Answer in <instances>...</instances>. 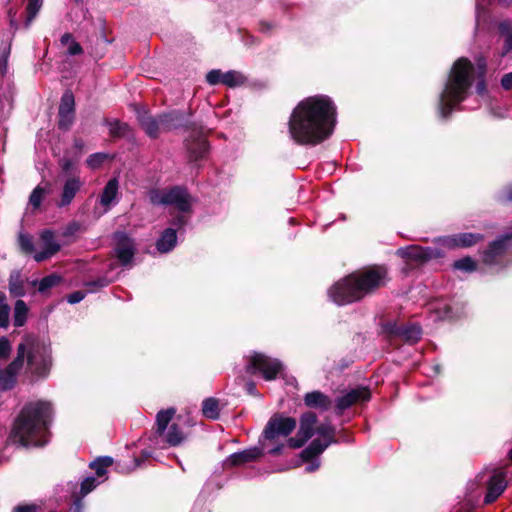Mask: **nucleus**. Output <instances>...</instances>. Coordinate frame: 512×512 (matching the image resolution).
Segmentation results:
<instances>
[{
    "mask_svg": "<svg viewBox=\"0 0 512 512\" xmlns=\"http://www.w3.org/2000/svg\"><path fill=\"white\" fill-rule=\"evenodd\" d=\"M150 202L154 205H170L179 212L192 213L193 198L186 188L175 186L170 189H153L149 192Z\"/></svg>",
    "mask_w": 512,
    "mask_h": 512,
    "instance_id": "7",
    "label": "nucleus"
},
{
    "mask_svg": "<svg viewBox=\"0 0 512 512\" xmlns=\"http://www.w3.org/2000/svg\"><path fill=\"white\" fill-rule=\"evenodd\" d=\"M73 166H74V164H73L72 160H70V159H63L61 161V168H62L63 172L71 171L73 169Z\"/></svg>",
    "mask_w": 512,
    "mask_h": 512,
    "instance_id": "57",
    "label": "nucleus"
},
{
    "mask_svg": "<svg viewBox=\"0 0 512 512\" xmlns=\"http://www.w3.org/2000/svg\"><path fill=\"white\" fill-rule=\"evenodd\" d=\"M10 306L6 302V295L0 292V320H9Z\"/></svg>",
    "mask_w": 512,
    "mask_h": 512,
    "instance_id": "51",
    "label": "nucleus"
},
{
    "mask_svg": "<svg viewBox=\"0 0 512 512\" xmlns=\"http://www.w3.org/2000/svg\"><path fill=\"white\" fill-rule=\"evenodd\" d=\"M506 481L502 472L493 473L488 481L487 493L484 498L485 504L493 503L505 490Z\"/></svg>",
    "mask_w": 512,
    "mask_h": 512,
    "instance_id": "24",
    "label": "nucleus"
},
{
    "mask_svg": "<svg viewBox=\"0 0 512 512\" xmlns=\"http://www.w3.org/2000/svg\"><path fill=\"white\" fill-rule=\"evenodd\" d=\"M142 454L145 458L151 457V453L149 451H143Z\"/></svg>",
    "mask_w": 512,
    "mask_h": 512,
    "instance_id": "64",
    "label": "nucleus"
},
{
    "mask_svg": "<svg viewBox=\"0 0 512 512\" xmlns=\"http://www.w3.org/2000/svg\"><path fill=\"white\" fill-rule=\"evenodd\" d=\"M74 115L75 113L58 112V127L64 131L69 130L74 122Z\"/></svg>",
    "mask_w": 512,
    "mask_h": 512,
    "instance_id": "44",
    "label": "nucleus"
},
{
    "mask_svg": "<svg viewBox=\"0 0 512 512\" xmlns=\"http://www.w3.org/2000/svg\"><path fill=\"white\" fill-rule=\"evenodd\" d=\"M28 313V307L22 300H17L14 306V320H25Z\"/></svg>",
    "mask_w": 512,
    "mask_h": 512,
    "instance_id": "45",
    "label": "nucleus"
},
{
    "mask_svg": "<svg viewBox=\"0 0 512 512\" xmlns=\"http://www.w3.org/2000/svg\"><path fill=\"white\" fill-rule=\"evenodd\" d=\"M303 400L307 407L320 411H327L332 405L330 397L318 390L306 393Z\"/></svg>",
    "mask_w": 512,
    "mask_h": 512,
    "instance_id": "27",
    "label": "nucleus"
},
{
    "mask_svg": "<svg viewBox=\"0 0 512 512\" xmlns=\"http://www.w3.org/2000/svg\"><path fill=\"white\" fill-rule=\"evenodd\" d=\"M316 433L322 436L323 440L314 439L309 446L302 451V456L305 459L319 456L330 444L337 443V440L334 439L335 428L329 422L320 424L316 428Z\"/></svg>",
    "mask_w": 512,
    "mask_h": 512,
    "instance_id": "10",
    "label": "nucleus"
},
{
    "mask_svg": "<svg viewBox=\"0 0 512 512\" xmlns=\"http://www.w3.org/2000/svg\"><path fill=\"white\" fill-rule=\"evenodd\" d=\"M246 80V77L241 72L230 70L224 73L223 84L230 88H235L243 85Z\"/></svg>",
    "mask_w": 512,
    "mask_h": 512,
    "instance_id": "33",
    "label": "nucleus"
},
{
    "mask_svg": "<svg viewBox=\"0 0 512 512\" xmlns=\"http://www.w3.org/2000/svg\"><path fill=\"white\" fill-rule=\"evenodd\" d=\"M483 236L478 233H459L452 236L441 237L435 240L439 245L448 249L466 248L475 245Z\"/></svg>",
    "mask_w": 512,
    "mask_h": 512,
    "instance_id": "17",
    "label": "nucleus"
},
{
    "mask_svg": "<svg viewBox=\"0 0 512 512\" xmlns=\"http://www.w3.org/2000/svg\"><path fill=\"white\" fill-rule=\"evenodd\" d=\"M386 282L387 269L374 266L341 278L329 288L328 296L337 305H347L362 300Z\"/></svg>",
    "mask_w": 512,
    "mask_h": 512,
    "instance_id": "4",
    "label": "nucleus"
},
{
    "mask_svg": "<svg viewBox=\"0 0 512 512\" xmlns=\"http://www.w3.org/2000/svg\"><path fill=\"white\" fill-rule=\"evenodd\" d=\"M337 109L327 95H315L301 100L292 110L287 123L290 141L299 146L314 147L334 132Z\"/></svg>",
    "mask_w": 512,
    "mask_h": 512,
    "instance_id": "1",
    "label": "nucleus"
},
{
    "mask_svg": "<svg viewBox=\"0 0 512 512\" xmlns=\"http://www.w3.org/2000/svg\"><path fill=\"white\" fill-rule=\"evenodd\" d=\"M24 346L21 368L26 362L27 371L36 379L46 378L52 367L50 343L34 335L24 338L18 347Z\"/></svg>",
    "mask_w": 512,
    "mask_h": 512,
    "instance_id": "5",
    "label": "nucleus"
},
{
    "mask_svg": "<svg viewBox=\"0 0 512 512\" xmlns=\"http://www.w3.org/2000/svg\"><path fill=\"white\" fill-rule=\"evenodd\" d=\"M301 457L304 461L309 462L308 465L305 467L306 472H308V473L314 472L320 467V461L318 459V456H314L311 459H305L302 455H301Z\"/></svg>",
    "mask_w": 512,
    "mask_h": 512,
    "instance_id": "52",
    "label": "nucleus"
},
{
    "mask_svg": "<svg viewBox=\"0 0 512 512\" xmlns=\"http://www.w3.org/2000/svg\"><path fill=\"white\" fill-rule=\"evenodd\" d=\"M37 507L34 505L17 506L14 512H36Z\"/></svg>",
    "mask_w": 512,
    "mask_h": 512,
    "instance_id": "56",
    "label": "nucleus"
},
{
    "mask_svg": "<svg viewBox=\"0 0 512 512\" xmlns=\"http://www.w3.org/2000/svg\"><path fill=\"white\" fill-rule=\"evenodd\" d=\"M9 291L14 296H23L24 295V289L23 284L20 279V275L18 273H14L10 275L9 278Z\"/></svg>",
    "mask_w": 512,
    "mask_h": 512,
    "instance_id": "42",
    "label": "nucleus"
},
{
    "mask_svg": "<svg viewBox=\"0 0 512 512\" xmlns=\"http://www.w3.org/2000/svg\"><path fill=\"white\" fill-rule=\"evenodd\" d=\"M247 388L249 393H254L255 385L253 383H248Z\"/></svg>",
    "mask_w": 512,
    "mask_h": 512,
    "instance_id": "63",
    "label": "nucleus"
},
{
    "mask_svg": "<svg viewBox=\"0 0 512 512\" xmlns=\"http://www.w3.org/2000/svg\"><path fill=\"white\" fill-rule=\"evenodd\" d=\"M115 240V256L122 266L131 264L135 254L134 241L124 232H116L114 234Z\"/></svg>",
    "mask_w": 512,
    "mask_h": 512,
    "instance_id": "15",
    "label": "nucleus"
},
{
    "mask_svg": "<svg viewBox=\"0 0 512 512\" xmlns=\"http://www.w3.org/2000/svg\"><path fill=\"white\" fill-rule=\"evenodd\" d=\"M202 414L205 418L210 420H217L220 416V406L218 399L209 397L203 400Z\"/></svg>",
    "mask_w": 512,
    "mask_h": 512,
    "instance_id": "31",
    "label": "nucleus"
},
{
    "mask_svg": "<svg viewBox=\"0 0 512 512\" xmlns=\"http://www.w3.org/2000/svg\"><path fill=\"white\" fill-rule=\"evenodd\" d=\"M396 255L404 259L409 265H422L432 259L442 258L444 252L437 247L409 245L397 249Z\"/></svg>",
    "mask_w": 512,
    "mask_h": 512,
    "instance_id": "9",
    "label": "nucleus"
},
{
    "mask_svg": "<svg viewBox=\"0 0 512 512\" xmlns=\"http://www.w3.org/2000/svg\"><path fill=\"white\" fill-rule=\"evenodd\" d=\"M59 112L75 113V100L71 92H65L62 95Z\"/></svg>",
    "mask_w": 512,
    "mask_h": 512,
    "instance_id": "39",
    "label": "nucleus"
},
{
    "mask_svg": "<svg viewBox=\"0 0 512 512\" xmlns=\"http://www.w3.org/2000/svg\"><path fill=\"white\" fill-rule=\"evenodd\" d=\"M453 269L462 271L464 273H472L477 269V263L469 256L456 260L453 263Z\"/></svg>",
    "mask_w": 512,
    "mask_h": 512,
    "instance_id": "37",
    "label": "nucleus"
},
{
    "mask_svg": "<svg viewBox=\"0 0 512 512\" xmlns=\"http://www.w3.org/2000/svg\"><path fill=\"white\" fill-rule=\"evenodd\" d=\"M85 297V294L82 291H75L68 295V302L71 304H76L81 302Z\"/></svg>",
    "mask_w": 512,
    "mask_h": 512,
    "instance_id": "54",
    "label": "nucleus"
},
{
    "mask_svg": "<svg viewBox=\"0 0 512 512\" xmlns=\"http://www.w3.org/2000/svg\"><path fill=\"white\" fill-rule=\"evenodd\" d=\"M384 331L410 343L417 342L422 335V329L417 322H386Z\"/></svg>",
    "mask_w": 512,
    "mask_h": 512,
    "instance_id": "13",
    "label": "nucleus"
},
{
    "mask_svg": "<svg viewBox=\"0 0 512 512\" xmlns=\"http://www.w3.org/2000/svg\"><path fill=\"white\" fill-rule=\"evenodd\" d=\"M100 484V481H98L95 477H87L81 482L80 487V495L75 497L73 506L71 508L70 512H82L83 503L82 499L89 494L92 490H94L98 485Z\"/></svg>",
    "mask_w": 512,
    "mask_h": 512,
    "instance_id": "28",
    "label": "nucleus"
},
{
    "mask_svg": "<svg viewBox=\"0 0 512 512\" xmlns=\"http://www.w3.org/2000/svg\"><path fill=\"white\" fill-rule=\"evenodd\" d=\"M186 148L189 154V160L191 162H196L200 159H203L209 150L207 140L201 136H191L186 140Z\"/></svg>",
    "mask_w": 512,
    "mask_h": 512,
    "instance_id": "23",
    "label": "nucleus"
},
{
    "mask_svg": "<svg viewBox=\"0 0 512 512\" xmlns=\"http://www.w3.org/2000/svg\"><path fill=\"white\" fill-rule=\"evenodd\" d=\"M499 200L502 203L512 202V185L506 187L499 195Z\"/></svg>",
    "mask_w": 512,
    "mask_h": 512,
    "instance_id": "53",
    "label": "nucleus"
},
{
    "mask_svg": "<svg viewBox=\"0 0 512 512\" xmlns=\"http://www.w3.org/2000/svg\"><path fill=\"white\" fill-rule=\"evenodd\" d=\"M501 85L506 90H509L512 88V72L507 73L502 77Z\"/></svg>",
    "mask_w": 512,
    "mask_h": 512,
    "instance_id": "55",
    "label": "nucleus"
},
{
    "mask_svg": "<svg viewBox=\"0 0 512 512\" xmlns=\"http://www.w3.org/2000/svg\"><path fill=\"white\" fill-rule=\"evenodd\" d=\"M136 114L141 128L150 138L155 139L163 132L160 124V114L153 116L144 108L137 109Z\"/></svg>",
    "mask_w": 512,
    "mask_h": 512,
    "instance_id": "19",
    "label": "nucleus"
},
{
    "mask_svg": "<svg viewBox=\"0 0 512 512\" xmlns=\"http://www.w3.org/2000/svg\"><path fill=\"white\" fill-rule=\"evenodd\" d=\"M115 277H109L108 275L99 276L94 280L85 282V287L88 292H95L101 288L108 286L110 283L115 281Z\"/></svg>",
    "mask_w": 512,
    "mask_h": 512,
    "instance_id": "35",
    "label": "nucleus"
},
{
    "mask_svg": "<svg viewBox=\"0 0 512 512\" xmlns=\"http://www.w3.org/2000/svg\"><path fill=\"white\" fill-rule=\"evenodd\" d=\"M60 42L62 45H68L67 54L70 56L80 55L83 53L81 45L74 40L70 33H64L61 36Z\"/></svg>",
    "mask_w": 512,
    "mask_h": 512,
    "instance_id": "34",
    "label": "nucleus"
},
{
    "mask_svg": "<svg viewBox=\"0 0 512 512\" xmlns=\"http://www.w3.org/2000/svg\"><path fill=\"white\" fill-rule=\"evenodd\" d=\"M119 200V181L117 178L110 179L99 197L100 204L109 210L112 206L116 205Z\"/></svg>",
    "mask_w": 512,
    "mask_h": 512,
    "instance_id": "25",
    "label": "nucleus"
},
{
    "mask_svg": "<svg viewBox=\"0 0 512 512\" xmlns=\"http://www.w3.org/2000/svg\"><path fill=\"white\" fill-rule=\"evenodd\" d=\"M160 124L163 132H169L188 127L189 120L182 111L174 110L160 114Z\"/></svg>",
    "mask_w": 512,
    "mask_h": 512,
    "instance_id": "21",
    "label": "nucleus"
},
{
    "mask_svg": "<svg viewBox=\"0 0 512 512\" xmlns=\"http://www.w3.org/2000/svg\"><path fill=\"white\" fill-rule=\"evenodd\" d=\"M74 145L76 148H81L83 146V141L81 139H75Z\"/></svg>",
    "mask_w": 512,
    "mask_h": 512,
    "instance_id": "61",
    "label": "nucleus"
},
{
    "mask_svg": "<svg viewBox=\"0 0 512 512\" xmlns=\"http://www.w3.org/2000/svg\"><path fill=\"white\" fill-rule=\"evenodd\" d=\"M103 124L108 127L112 138H126L130 135V126L118 119L105 118Z\"/></svg>",
    "mask_w": 512,
    "mask_h": 512,
    "instance_id": "30",
    "label": "nucleus"
},
{
    "mask_svg": "<svg viewBox=\"0 0 512 512\" xmlns=\"http://www.w3.org/2000/svg\"><path fill=\"white\" fill-rule=\"evenodd\" d=\"M176 244V229L166 228L156 241V248L160 253H169L175 248Z\"/></svg>",
    "mask_w": 512,
    "mask_h": 512,
    "instance_id": "29",
    "label": "nucleus"
},
{
    "mask_svg": "<svg viewBox=\"0 0 512 512\" xmlns=\"http://www.w3.org/2000/svg\"><path fill=\"white\" fill-rule=\"evenodd\" d=\"M498 29L501 35L505 37L503 53L507 54L512 51V21L504 20L500 22Z\"/></svg>",
    "mask_w": 512,
    "mask_h": 512,
    "instance_id": "32",
    "label": "nucleus"
},
{
    "mask_svg": "<svg viewBox=\"0 0 512 512\" xmlns=\"http://www.w3.org/2000/svg\"><path fill=\"white\" fill-rule=\"evenodd\" d=\"M433 309L437 313L436 316H430L432 320H448L453 317L450 307L445 303H437L433 306Z\"/></svg>",
    "mask_w": 512,
    "mask_h": 512,
    "instance_id": "41",
    "label": "nucleus"
},
{
    "mask_svg": "<svg viewBox=\"0 0 512 512\" xmlns=\"http://www.w3.org/2000/svg\"><path fill=\"white\" fill-rule=\"evenodd\" d=\"M61 281V277L56 274H50L42 278L39 282L38 290L41 293H45L50 288L54 287Z\"/></svg>",
    "mask_w": 512,
    "mask_h": 512,
    "instance_id": "43",
    "label": "nucleus"
},
{
    "mask_svg": "<svg viewBox=\"0 0 512 512\" xmlns=\"http://www.w3.org/2000/svg\"><path fill=\"white\" fill-rule=\"evenodd\" d=\"M45 190L40 186H37L31 193L29 197V203L34 207L38 208L42 202L44 197Z\"/></svg>",
    "mask_w": 512,
    "mask_h": 512,
    "instance_id": "46",
    "label": "nucleus"
},
{
    "mask_svg": "<svg viewBox=\"0 0 512 512\" xmlns=\"http://www.w3.org/2000/svg\"><path fill=\"white\" fill-rule=\"evenodd\" d=\"M77 228H78V224L73 223L72 225H70V226L68 227V232H67V234H68V233H72L74 230H77Z\"/></svg>",
    "mask_w": 512,
    "mask_h": 512,
    "instance_id": "60",
    "label": "nucleus"
},
{
    "mask_svg": "<svg viewBox=\"0 0 512 512\" xmlns=\"http://www.w3.org/2000/svg\"><path fill=\"white\" fill-rule=\"evenodd\" d=\"M176 414L175 408L160 410L156 415L155 446L164 448L168 446H178L185 440V434L178 424L171 420Z\"/></svg>",
    "mask_w": 512,
    "mask_h": 512,
    "instance_id": "6",
    "label": "nucleus"
},
{
    "mask_svg": "<svg viewBox=\"0 0 512 512\" xmlns=\"http://www.w3.org/2000/svg\"><path fill=\"white\" fill-rule=\"evenodd\" d=\"M317 416L314 412H306L300 418V427L296 437L289 438L288 444L292 448L302 447L316 432Z\"/></svg>",
    "mask_w": 512,
    "mask_h": 512,
    "instance_id": "14",
    "label": "nucleus"
},
{
    "mask_svg": "<svg viewBox=\"0 0 512 512\" xmlns=\"http://www.w3.org/2000/svg\"><path fill=\"white\" fill-rule=\"evenodd\" d=\"M224 73L219 69H213L209 71L206 75V81L210 85H217L219 83L223 84Z\"/></svg>",
    "mask_w": 512,
    "mask_h": 512,
    "instance_id": "48",
    "label": "nucleus"
},
{
    "mask_svg": "<svg viewBox=\"0 0 512 512\" xmlns=\"http://www.w3.org/2000/svg\"><path fill=\"white\" fill-rule=\"evenodd\" d=\"M262 454L263 451L261 448L251 447L243 451L231 454L229 457L225 459L224 466L228 468L253 462L257 460Z\"/></svg>",
    "mask_w": 512,
    "mask_h": 512,
    "instance_id": "22",
    "label": "nucleus"
},
{
    "mask_svg": "<svg viewBox=\"0 0 512 512\" xmlns=\"http://www.w3.org/2000/svg\"><path fill=\"white\" fill-rule=\"evenodd\" d=\"M486 61L477 60L476 66L467 58H459L450 69L449 76L439 94L437 113L447 120L452 112L469 96L472 85L476 82L479 95L486 93Z\"/></svg>",
    "mask_w": 512,
    "mask_h": 512,
    "instance_id": "2",
    "label": "nucleus"
},
{
    "mask_svg": "<svg viewBox=\"0 0 512 512\" xmlns=\"http://www.w3.org/2000/svg\"><path fill=\"white\" fill-rule=\"evenodd\" d=\"M296 427V421L291 417L274 415L268 421L263 436L266 440H274L279 436H288Z\"/></svg>",
    "mask_w": 512,
    "mask_h": 512,
    "instance_id": "12",
    "label": "nucleus"
},
{
    "mask_svg": "<svg viewBox=\"0 0 512 512\" xmlns=\"http://www.w3.org/2000/svg\"><path fill=\"white\" fill-rule=\"evenodd\" d=\"M245 359L246 372L252 375L260 374L267 381L276 379L283 371V364L278 359L260 352H252Z\"/></svg>",
    "mask_w": 512,
    "mask_h": 512,
    "instance_id": "8",
    "label": "nucleus"
},
{
    "mask_svg": "<svg viewBox=\"0 0 512 512\" xmlns=\"http://www.w3.org/2000/svg\"><path fill=\"white\" fill-rule=\"evenodd\" d=\"M512 0H498V3L502 6H508Z\"/></svg>",
    "mask_w": 512,
    "mask_h": 512,
    "instance_id": "62",
    "label": "nucleus"
},
{
    "mask_svg": "<svg viewBox=\"0 0 512 512\" xmlns=\"http://www.w3.org/2000/svg\"><path fill=\"white\" fill-rule=\"evenodd\" d=\"M40 240L43 246V250L34 254V259L37 262H42L52 257L61 248V245L55 238L54 232L51 230H44L40 235Z\"/></svg>",
    "mask_w": 512,
    "mask_h": 512,
    "instance_id": "20",
    "label": "nucleus"
},
{
    "mask_svg": "<svg viewBox=\"0 0 512 512\" xmlns=\"http://www.w3.org/2000/svg\"><path fill=\"white\" fill-rule=\"evenodd\" d=\"M83 185V182L78 177H71L64 183L63 190L61 193L59 207H65L71 204L75 195L79 192Z\"/></svg>",
    "mask_w": 512,
    "mask_h": 512,
    "instance_id": "26",
    "label": "nucleus"
},
{
    "mask_svg": "<svg viewBox=\"0 0 512 512\" xmlns=\"http://www.w3.org/2000/svg\"><path fill=\"white\" fill-rule=\"evenodd\" d=\"M19 245H20L21 249L26 253L34 252V244H33L32 238L29 235L20 234L19 235Z\"/></svg>",
    "mask_w": 512,
    "mask_h": 512,
    "instance_id": "49",
    "label": "nucleus"
},
{
    "mask_svg": "<svg viewBox=\"0 0 512 512\" xmlns=\"http://www.w3.org/2000/svg\"><path fill=\"white\" fill-rule=\"evenodd\" d=\"M12 346L6 337H0V362L6 361L11 353Z\"/></svg>",
    "mask_w": 512,
    "mask_h": 512,
    "instance_id": "47",
    "label": "nucleus"
},
{
    "mask_svg": "<svg viewBox=\"0 0 512 512\" xmlns=\"http://www.w3.org/2000/svg\"><path fill=\"white\" fill-rule=\"evenodd\" d=\"M191 213H182L177 214L172 217L170 220V224L172 225L171 228L176 229L177 231H184L185 227L190 222Z\"/></svg>",
    "mask_w": 512,
    "mask_h": 512,
    "instance_id": "40",
    "label": "nucleus"
},
{
    "mask_svg": "<svg viewBox=\"0 0 512 512\" xmlns=\"http://www.w3.org/2000/svg\"><path fill=\"white\" fill-rule=\"evenodd\" d=\"M511 240L512 234H505L493 241L483 253V262L487 265L504 266Z\"/></svg>",
    "mask_w": 512,
    "mask_h": 512,
    "instance_id": "11",
    "label": "nucleus"
},
{
    "mask_svg": "<svg viewBox=\"0 0 512 512\" xmlns=\"http://www.w3.org/2000/svg\"><path fill=\"white\" fill-rule=\"evenodd\" d=\"M281 449H282V446H277V447H275V448L271 449V450L269 451V453H270V454L275 455V454L280 453Z\"/></svg>",
    "mask_w": 512,
    "mask_h": 512,
    "instance_id": "59",
    "label": "nucleus"
},
{
    "mask_svg": "<svg viewBox=\"0 0 512 512\" xmlns=\"http://www.w3.org/2000/svg\"><path fill=\"white\" fill-rule=\"evenodd\" d=\"M52 413L50 402L39 400L27 403L14 421L4 450L10 445L24 448L46 445Z\"/></svg>",
    "mask_w": 512,
    "mask_h": 512,
    "instance_id": "3",
    "label": "nucleus"
},
{
    "mask_svg": "<svg viewBox=\"0 0 512 512\" xmlns=\"http://www.w3.org/2000/svg\"><path fill=\"white\" fill-rule=\"evenodd\" d=\"M105 159H106L105 154L94 153L87 158L86 163L89 167L95 169V168H98L104 162Z\"/></svg>",
    "mask_w": 512,
    "mask_h": 512,
    "instance_id": "50",
    "label": "nucleus"
},
{
    "mask_svg": "<svg viewBox=\"0 0 512 512\" xmlns=\"http://www.w3.org/2000/svg\"><path fill=\"white\" fill-rule=\"evenodd\" d=\"M371 392L368 387L360 386L351 389L344 395L338 397L335 401L336 414L342 415V413L351 407L355 403L366 402L370 399Z\"/></svg>",
    "mask_w": 512,
    "mask_h": 512,
    "instance_id": "16",
    "label": "nucleus"
},
{
    "mask_svg": "<svg viewBox=\"0 0 512 512\" xmlns=\"http://www.w3.org/2000/svg\"><path fill=\"white\" fill-rule=\"evenodd\" d=\"M9 457L5 455L4 451L0 452V465L6 463Z\"/></svg>",
    "mask_w": 512,
    "mask_h": 512,
    "instance_id": "58",
    "label": "nucleus"
},
{
    "mask_svg": "<svg viewBox=\"0 0 512 512\" xmlns=\"http://www.w3.org/2000/svg\"><path fill=\"white\" fill-rule=\"evenodd\" d=\"M42 6V0H28L27 7H26V21H25V27L28 28L34 18L36 17L37 13L39 12L40 8Z\"/></svg>",
    "mask_w": 512,
    "mask_h": 512,
    "instance_id": "38",
    "label": "nucleus"
},
{
    "mask_svg": "<svg viewBox=\"0 0 512 512\" xmlns=\"http://www.w3.org/2000/svg\"><path fill=\"white\" fill-rule=\"evenodd\" d=\"M24 346L18 347L17 357L4 369L0 370V390H7L13 387L16 376L21 368V359Z\"/></svg>",
    "mask_w": 512,
    "mask_h": 512,
    "instance_id": "18",
    "label": "nucleus"
},
{
    "mask_svg": "<svg viewBox=\"0 0 512 512\" xmlns=\"http://www.w3.org/2000/svg\"><path fill=\"white\" fill-rule=\"evenodd\" d=\"M113 464V459L109 456L99 457L90 463V468L95 470L98 477L106 474V469Z\"/></svg>",
    "mask_w": 512,
    "mask_h": 512,
    "instance_id": "36",
    "label": "nucleus"
}]
</instances>
